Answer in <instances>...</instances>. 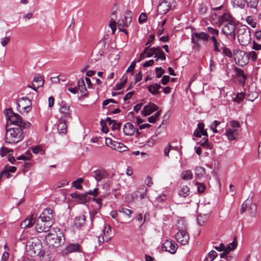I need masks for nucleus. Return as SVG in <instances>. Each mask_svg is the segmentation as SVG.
<instances>
[{"mask_svg":"<svg viewBox=\"0 0 261 261\" xmlns=\"http://www.w3.org/2000/svg\"><path fill=\"white\" fill-rule=\"evenodd\" d=\"M45 241L49 247H58L64 244L65 237L62 230L57 228L46 236Z\"/></svg>","mask_w":261,"mask_h":261,"instance_id":"2","label":"nucleus"},{"mask_svg":"<svg viewBox=\"0 0 261 261\" xmlns=\"http://www.w3.org/2000/svg\"><path fill=\"white\" fill-rule=\"evenodd\" d=\"M207 31L210 33L212 34L213 36H215V35H216V36H218L219 35V31L218 30L214 29L212 27H208L207 28Z\"/></svg>","mask_w":261,"mask_h":261,"instance_id":"55","label":"nucleus"},{"mask_svg":"<svg viewBox=\"0 0 261 261\" xmlns=\"http://www.w3.org/2000/svg\"><path fill=\"white\" fill-rule=\"evenodd\" d=\"M3 176L6 177L7 178H9L11 176V174L10 172H9L7 170H5L3 172H1L0 174V180L2 178Z\"/></svg>","mask_w":261,"mask_h":261,"instance_id":"63","label":"nucleus"},{"mask_svg":"<svg viewBox=\"0 0 261 261\" xmlns=\"http://www.w3.org/2000/svg\"><path fill=\"white\" fill-rule=\"evenodd\" d=\"M78 86L80 92L83 93L84 96L86 95L85 92L87 91V89L83 79L78 82Z\"/></svg>","mask_w":261,"mask_h":261,"instance_id":"37","label":"nucleus"},{"mask_svg":"<svg viewBox=\"0 0 261 261\" xmlns=\"http://www.w3.org/2000/svg\"><path fill=\"white\" fill-rule=\"evenodd\" d=\"M32 149L33 152L35 154H37L39 152L41 154L44 153V150L43 149V148H32Z\"/></svg>","mask_w":261,"mask_h":261,"instance_id":"62","label":"nucleus"},{"mask_svg":"<svg viewBox=\"0 0 261 261\" xmlns=\"http://www.w3.org/2000/svg\"><path fill=\"white\" fill-rule=\"evenodd\" d=\"M147 188L143 185L140 186L132 194V199H137L138 198L144 199L146 196Z\"/></svg>","mask_w":261,"mask_h":261,"instance_id":"11","label":"nucleus"},{"mask_svg":"<svg viewBox=\"0 0 261 261\" xmlns=\"http://www.w3.org/2000/svg\"><path fill=\"white\" fill-rule=\"evenodd\" d=\"M118 212L126 215L129 218L131 217V215L133 214V212L131 210L124 207H120L118 210Z\"/></svg>","mask_w":261,"mask_h":261,"instance_id":"45","label":"nucleus"},{"mask_svg":"<svg viewBox=\"0 0 261 261\" xmlns=\"http://www.w3.org/2000/svg\"><path fill=\"white\" fill-rule=\"evenodd\" d=\"M197 191L199 193H202L205 190V186L203 184L197 182Z\"/></svg>","mask_w":261,"mask_h":261,"instance_id":"56","label":"nucleus"},{"mask_svg":"<svg viewBox=\"0 0 261 261\" xmlns=\"http://www.w3.org/2000/svg\"><path fill=\"white\" fill-rule=\"evenodd\" d=\"M237 25L236 22H227L223 24L222 31L226 36H229L231 38H235V28Z\"/></svg>","mask_w":261,"mask_h":261,"instance_id":"7","label":"nucleus"},{"mask_svg":"<svg viewBox=\"0 0 261 261\" xmlns=\"http://www.w3.org/2000/svg\"><path fill=\"white\" fill-rule=\"evenodd\" d=\"M238 131L236 128H227L226 130V136L229 141H232L237 138Z\"/></svg>","mask_w":261,"mask_h":261,"instance_id":"22","label":"nucleus"},{"mask_svg":"<svg viewBox=\"0 0 261 261\" xmlns=\"http://www.w3.org/2000/svg\"><path fill=\"white\" fill-rule=\"evenodd\" d=\"M154 58H155V61H158L159 59H161V60H165V55L164 52L162 50L161 48H160V51L157 52V53L155 55Z\"/></svg>","mask_w":261,"mask_h":261,"instance_id":"43","label":"nucleus"},{"mask_svg":"<svg viewBox=\"0 0 261 261\" xmlns=\"http://www.w3.org/2000/svg\"><path fill=\"white\" fill-rule=\"evenodd\" d=\"M218 253L214 250L210 252L208 256L205 258L204 261H213L217 256Z\"/></svg>","mask_w":261,"mask_h":261,"instance_id":"38","label":"nucleus"},{"mask_svg":"<svg viewBox=\"0 0 261 261\" xmlns=\"http://www.w3.org/2000/svg\"><path fill=\"white\" fill-rule=\"evenodd\" d=\"M212 40L214 43V51L216 52H220V49L219 47H220V43L217 42V39L214 36H212Z\"/></svg>","mask_w":261,"mask_h":261,"instance_id":"41","label":"nucleus"},{"mask_svg":"<svg viewBox=\"0 0 261 261\" xmlns=\"http://www.w3.org/2000/svg\"><path fill=\"white\" fill-rule=\"evenodd\" d=\"M242 28H240L238 30V40L239 41V42L240 43V44L242 45H243V43H244V32H245V29L243 28V27L242 26Z\"/></svg>","mask_w":261,"mask_h":261,"instance_id":"33","label":"nucleus"},{"mask_svg":"<svg viewBox=\"0 0 261 261\" xmlns=\"http://www.w3.org/2000/svg\"><path fill=\"white\" fill-rule=\"evenodd\" d=\"M116 22L115 21V18H113V17H111L110 23L109 24V26L111 28V29H112L113 33H114V32H115V31L116 30Z\"/></svg>","mask_w":261,"mask_h":261,"instance_id":"48","label":"nucleus"},{"mask_svg":"<svg viewBox=\"0 0 261 261\" xmlns=\"http://www.w3.org/2000/svg\"><path fill=\"white\" fill-rule=\"evenodd\" d=\"M248 93L247 94L248 100L253 101L258 96V92L256 91V85L252 83L248 86Z\"/></svg>","mask_w":261,"mask_h":261,"instance_id":"13","label":"nucleus"},{"mask_svg":"<svg viewBox=\"0 0 261 261\" xmlns=\"http://www.w3.org/2000/svg\"><path fill=\"white\" fill-rule=\"evenodd\" d=\"M81 247L78 243H71L66 246L65 248L66 253H71L74 252H81Z\"/></svg>","mask_w":261,"mask_h":261,"instance_id":"19","label":"nucleus"},{"mask_svg":"<svg viewBox=\"0 0 261 261\" xmlns=\"http://www.w3.org/2000/svg\"><path fill=\"white\" fill-rule=\"evenodd\" d=\"M248 212L250 217H253L255 216L256 213V205L254 203H251L248 206H246V211Z\"/></svg>","mask_w":261,"mask_h":261,"instance_id":"27","label":"nucleus"},{"mask_svg":"<svg viewBox=\"0 0 261 261\" xmlns=\"http://www.w3.org/2000/svg\"><path fill=\"white\" fill-rule=\"evenodd\" d=\"M52 210H45L38 219L36 224V229L38 232H47L53 225L52 216H46V214L51 215Z\"/></svg>","mask_w":261,"mask_h":261,"instance_id":"1","label":"nucleus"},{"mask_svg":"<svg viewBox=\"0 0 261 261\" xmlns=\"http://www.w3.org/2000/svg\"><path fill=\"white\" fill-rule=\"evenodd\" d=\"M177 245L174 242L167 240L162 245V249L168 251L169 252L174 254L175 253L177 247Z\"/></svg>","mask_w":261,"mask_h":261,"instance_id":"12","label":"nucleus"},{"mask_svg":"<svg viewBox=\"0 0 261 261\" xmlns=\"http://www.w3.org/2000/svg\"><path fill=\"white\" fill-rule=\"evenodd\" d=\"M127 80V77L126 76L123 75L121 79V82L120 83L117 84L115 85V88L114 89L115 90H118L121 89L122 88V87H123V86L126 84Z\"/></svg>","mask_w":261,"mask_h":261,"instance_id":"34","label":"nucleus"},{"mask_svg":"<svg viewBox=\"0 0 261 261\" xmlns=\"http://www.w3.org/2000/svg\"><path fill=\"white\" fill-rule=\"evenodd\" d=\"M32 158V154L30 152H26L24 154L20 155L19 157L17 158L18 160H24L27 161L29 160Z\"/></svg>","mask_w":261,"mask_h":261,"instance_id":"42","label":"nucleus"},{"mask_svg":"<svg viewBox=\"0 0 261 261\" xmlns=\"http://www.w3.org/2000/svg\"><path fill=\"white\" fill-rule=\"evenodd\" d=\"M148 49L147 50V55H146L147 58H150V57H152L153 55H155L157 53V52L160 51V49L161 48L159 47H153L151 48H149V46H148Z\"/></svg>","mask_w":261,"mask_h":261,"instance_id":"32","label":"nucleus"},{"mask_svg":"<svg viewBox=\"0 0 261 261\" xmlns=\"http://www.w3.org/2000/svg\"><path fill=\"white\" fill-rule=\"evenodd\" d=\"M23 138L22 130L20 128L7 129L5 135V141L9 144L16 143Z\"/></svg>","mask_w":261,"mask_h":261,"instance_id":"4","label":"nucleus"},{"mask_svg":"<svg viewBox=\"0 0 261 261\" xmlns=\"http://www.w3.org/2000/svg\"><path fill=\"white\" fill-rule=\"evenodd\" d=\"M33 82L34 87L32 88L35 91H37L36 87L39 88L42 87L44 84V81L43 80L41 77L39 76H36L34 77Z\"/></svg>","mask_w":261,"mask_h":261,"instance_id":"24","label":"nucleus"},{"mask_svg":"<svg viewBox=\"0 0 261 261\" xmlns=\"http://www.w3.org/2000/svg\"><path fill=\"white\" fill-rule=\"evenodd\" d=\"M206 173L204 168L202 167H196L195 169V174L196 177L198 179H201L204 177Z\"/></svg>","mask_w":261,"mask_h":261,"instance_id":"28","label":"nucleus"},{"mask_svg":"<svg viewBox=\"0 0 261 261\" xmlns=\"http://www.w3.org/2000/svg\"><path fill=\"white\" fill-rule=\"evenodd\" d=\"M223 53L228 58H231L232 56L231 50L226 46L223 47Z\"/></svg>","mask_w":261,"mask_h":261,"instance_id":"50","label":"nucleus"},{"mask_svg":"<svg viewBox=\"0 0 261 261\" xmlns=\"http://www.w3.org/2000/svg\"><path fill=\"white\" fill-rule=\"evenodd\" d=\"M13 151V150H8L7 148H1L0 154L2 156H4L7 153Z\"/></svg>","mask_w":261,"mask_h":261,"instance_id":"57","label":"nucleus"},{"mask_svg":"<svg viewBox=\"0 0 261 261\" xmlns=\"http://www.w3.org/2000/svg\"><path fill=\"white\" fill-rule=\"evenodd\" d=\"M258 2V0H246L248 7L252 8H256Z\"/></svg>","mask_w":261,"mask_h":261,"instance_id":"46","label":"nucleus"},{"mask_svg":"<svg viewBox=\"0 0 261 261\" xmlns=\"http://www.w3.org/2000/svg\"><path fill=\"white\" fill-rule=\"evenodd\" d=\"M195 36L197 39H202L204 41H207L210 38V36L204 32H201L199 33H195Z\"/></svg>","mask_w":261,"mask_h":261,"instance_id":"39","label":"nucleus"},{"mask_svg":"<svg viewBox=\"0 0 261 261\" xmlns=\"http://www.w3.org/2000/svg\"><path fill=\"white\" fill-rule=\"evenodd\" d=\"M157 109L158 107L154 103H149L144 107L142 113L144 116L149 115Z\"/></svg>","mask_w":261,"mask_h":261,"instance_id":"18","label":"nucleus"},{"mask_svg":"<svg viewBox=\"0 0 261 261\" xmlns=\"http://www.w3.org/2000/svg\"><path fill=\"white\" fill-rule=\"evenodd\" d=\"M42 245L40 240L37 238H31L26 244V249L31 256L38 254L41 250Z\"/></svg>","mask_w":261,"mask_h":261,"instance_id":"5","label":"nucleus"},{"mask_svg":"<svg viewBox=\"0 0 261 261\" xmlns=\"http://www.w3.org/2000/svg\"><path fill=\"white\" fill-rule=\"evenodd\" d=\"M10 41V37H9V36H6L4 38H2L1 39V45L5 47L9 43Z\"/></svg>","mask_w":261,"mask_h":261,"instance_id":"49","label":"nucleus"},{"mask_svg":"<svg viewBox=\"0 0 261 261\" xmlns=\"http://www.w3.org/2000/svg\"><path fill=\"white\" fill-rule=\"evenodd\" d=\"M234 71L236 75L234 79L236 82H238L240 84L243 86L245 84V74L243 71L238 68H234Z\"/></svg>","mask_w":261,"mask_h":261,"instance_id":"17","label":"nucleus"},{"mask_svg":"<svg viewBox=\"0 0 261 261\" xmlns=\"http://www.w3.org/2000/svg\"><path fill=\"white\" fill-rule=\"evenodd\" d=\"M146 15L144 13H141L139 17V22L140 23H144L146 21Z\"/></svg>","mask_w":261,"mask_h":261,"instance_id":"59","label":"nucleus"},{"mask_svg":"<svg viewBox=\"0 0 261 261\" xmlns=\"http://www.w3.org/2000/svg\"><path fill=\"white\" fill-rule=\"evenodd\" d=\"M17 110L21 113L27 114L32 109V101L30 99L22 97L17 101Z\"/></svg>","mask_w":261,"mask_h":261,"instance_id":"6","label":"nucleus"},{"mask_svg":"<svg viewBox=\"0 0 261 261\" xmlns=\"http://www.w3.org/2000/svg\"><path fill=\"white\" fill-rule=\"evenodd\" d=\"M207 216L205 215L199 214L198 215L197 220L199 225H202L207 220Z\"/></svg>","mask_w":261,"mask_h":261,"instance_id":"40","label":"nucleus"},{"mask_svg":"<svg viewBox=\"0 0 261 261\" xmlns=\"http://www.w3.org/2000/svg\"><path fill=\"white\" fill-rule=\"evenodd\" d=\"M190 194V189L186 186H181L179 190L178 194L183 197H186Z\"/></svg>","mask_w":261,"mask_h":261,"instance_id":"31","label":"nucleus"},{"mask_svg":"<svg viewBox=\"0 0 261 261\" xmlns=\"http://www.w3.org/2000/svg\"><path fill=\"white\" fill-rule=\"evenodd\" d=\"M36 216L32 215L22 221L20 224L21 228H30L32 227L36 222Z\"/></svg>","mask_w":261,"mask_h":261,"instance_id":"16","label":"nucleus"},{"mask_svg":"<svg viewBox=\"0 0 261 261\" xmlns=\"http://www.w3.org/2000/svg\"><path fill=\"white\" fill-rule=\"evenodd\" d=\"M6 119L8 123L18 126L20 128H25L29 127L31 123L22 119L20 116L13 112L11 109L5 110Z\"/></svg>","mask_w":261,"mask_h":261,"instance_id":"3","label":"nucleus"},{"mask_svg":"<svg viewBox=\"0 0 261 261\" xmlns=\"http://www.w3.org/2000/svg\"><path fill=\"white\" fill-rule=\"evenodd\" d=\"M247 57L248 59H250L252 61H254L256 59L257 55L254 51H252L248 54Z\"/></svg>","mask_w":261,"mask_h":261,"instance_id":"52","label":"nucleus"},{"mask_svg":"<svg viewBox=\"0 0 261 261\" xmlns=\"http://www.w3.org/2000/svg\"><path fill=\"white\" fill-rule=\"evenodd\" d=\"M132 18L130 17L128 18L127 16H125L123 19H121V20H119L118 21V25L119 28H123L128 27V24H130L131 22Z\"/></svg>","mask_w":261,"mask_h":261,"instance_id":"30","label":"nucleus"},{"mask_svg":"<svg viewBox=\"0 0 261 261\" xmlns=\"http://www.w3.org/2000/svg\"><path fill=\"white\" fill-rule=\"evenodd\" d=\"M245 51L238 50L234 52V58L236 63L240 66L245 65Z\"/></svg>","mask_w":261,"mask_h":261,"instance_id":"14","label":"nucleus"},{"mask_svg":"<svg viewBox=\"0 0 261 261\" xmlns=\"http://www.w3.org/2000/svg\"><path fill=\"white\" fill-rule=\"evenodd\" d=\"M156 76L158 78L161 77L164 73V70L161 67L155 68Z\"/></svg>","mask_w":261,"mask_h":261,"instance_id":"54","label":"nucleus"},{"mask_svg":"<svg viewBox=\"0 0 261 261\" xmlns=\"http://www.w3.org/2000/svg\"><path fill=\"white\" fill-rule=\"evenodd\" d=\"M194 136L197 138L196 141L201 146H204L207 142V134L206 131L204 132H201L196 129L194 132Z\"/></svg>","mask_w":261,"mask_h":261,"instance_id":"9","label":"nucleus"},{"mask_svg":"<svg viewBox=\"0 0 261 261\" xmlns=\"http://www.w3.org/2000/svg\"><path fill=\"white\" fill-rule=\"evenodd\" d=\"M107 195H108L107 194H106V193L104 194L103 195H101L100 196V197L98 198H96V199L94 198V199H93V201L96 202L99 205H101L103 198L106 197Z\"/></svg>","mask_w":261,"mask_h":261,"instance_id":"60","label":"nucleus"},{"mask_svg":"<svg viewBox=\"0 0 261 261\" xmlns=\"http://www.w3.org/2000/svg\"><path fill=\"white\" fill-rule=\"evenodd\" d=\"M136 129L130 122H127L123 126V132L126 136H132L135 132Z\"/></svg>","mask_w":261,"mask_h":261,"instance_id":"20","label":"nucleus"},{"mask_svg":"<svg viewBox=\"0 0 261 261\" xmlns=\"http://www.w3.org/2000/svg\"><path fill=\"white\" fill-rule=\"evenodd\" d=\"M148 49V47L144 49V51L141 54L140 59L137 61L138 62H140L142 59H144L145 57H146Z\"/></svg>","mask_w":261,"mask_h":261,"instance_id":"58","label":"nucleus"},{"mask_svg":"<svg viewBox=\"0 0 261 261\" xmlns=\"http://www.w3.org/2000/svg\"><path fill=\"white\" fill-rule=\"evenodd\" d=\"M230 125L232 128H239L240 127V124L239 122L235 120H231L230 121Z\"/></svg>","mask_w":261,"mask_h":261,"instance_id":"61","label":"nucleus"},{"mask_svg":"<svg viewBox=\"0 0 261 261\" xmlns=\"http://www.w3.org/2000/svg\"><path fill=\"white\" fill-rule=\"evenodd\" d=\"M60 112L65 115V117L66 119L71 117L70 113V107L67 105H64L60 107Z\"/></svg>","mask_w":261,"mask_h":261,"instance_id":"29","label":"nucleus"},{"mask_svg":"<svg viewBox=\"0 0 261 261\" xmlns=\"http://www.w3.org/2000/svg\"><path fill=\"white\" fill-rule=\"evenodd\" d=\"M245 97V93L243 92H240L237 94V96H236L235 98L234 99V100L238 103H240L241 101L243 100L244 98Z\"/></svg>","mask_w":261,"mask_h":261,"instance_id":"47","label":"nucleus"},{"mask_svg":"<svg viewBox=\"0 0 261 261\" xmlns=\"http://www.w3.org/2000/svg\"><path fill=\"white\" fill-rule=\"evenodd\" d=\"M181 175L182 178L184 180H190L193 178V174L190 170L184 171Z\"/></svg>","mask_w":261,"mask_h":261,"instance_id":"36","label":"nucleus"},{"mask_svg":"<svg viewBox=\"0 0 261 261\" xmlns=\"http://www.w3.org/2000/svg\"><path fill=\"white\" fill-rule=\"evenodd\" d=\"M58 131L59 134L65 135L67 132V124L66 120L60 122L58 125Z\"/></svg>","mask_w":261,"mask_h":261,"instance_id":"26","label":"nucleus"},{"mask_svg":"<svg viewBox=\"0 0 261 261\" xmlns=\"http://www.w3.org/2000/svg\"><path fill=\"white\" fill-rule=\"evenodd\" d=\"M86 217L84 215L76 216L74 219V224L76 227H81L84 226L86 222Z\"/></svg>","mask_w":261,"mask_h":261,"instance_id":"23","label":"nucleus"},{"mask_svg":"<svg viewBox=\"0 0 261 261\" xmlns=\"http://www.w3.org/2000/svg\"><path fill=\"white\" fill-rule=\"evenodd\" d=\"M173 0H164L163 1L158 7V11L160 14H166L172 7V3Z\"/></svg>","mask_w":261,"mask_h":261,"instance_id":"10","label":"nucleus"},{"mask_svg":"<svg viewBox=\"0 0 261 261\" xmlns=\"http://www.w3.org/2000/svg\"><path fill=\"white\" fill-rule=\"evenodd\" d=\"M246 21L252 28H255L256 27V22L251 16H248L246 18Z\"/></svg>","mask_w":261,"mask_h":261,"instance_id":"51","label":"nucleus"},{"mask_svg":"<svg viewBox=\"0 0 261 261\" xmlns=\"http://www.w3.org/2000/svg\"><path fill=\"white\" fill-rule=\"evenodd\" d=\"M219 20L220 23L222 24L227 23V22L230 23L236 21L230 15V14L227 13H224L222 15H221L220 17L219 18Z\"/></svg>","mask_w":261,"mask_h":261,"instance_id":"21","label":"nucleus"},{"mask_svg":"<svg viewBox=\"0 0 261 261\" xmlns=\"http://www.w3.org/2000/svg\"><path fill=\"white\" fill-rule=\"evenodd\" d=\"M231 3L234 7L243 9L245 6L244 0H231Z\"/></svg>","mask_w":261,"mask_h":261,"instance_id":"35","label":"nucleus"},{"mask_svg":"<svg viewBox=\"0 0 261 261\" xmlns=\"http://www.w3.org/2000/svg\"><path fill=\"white\" fill-rule=\"evenodd\" d=\"M121 123H117L116 121H115L112 124V129L115 130L116 129H119L120 127Z\"/></svg>","mask_w":261,"mask_h":261,"instance_id":"64","label":"nucleus"},{"mask_svg":"<svg viewBox=\"0 0 261 261\" xmlns=\"http://www.w3.org/2000/svg\"><path fill=\"white\" fill-rule=\"evenodd\" d=\"M92 174V176L94 177L97 181H100L108 177V173L105 170H95Z\"/></svg>","mask_w":261,"mask_h":261,"instance_id":"15","label":"nucleus"},{"mask_svg":"<svg viewBox=\"0 0 261 261\" xmlns=\"http://www.w3.org/2000/svg\"><path fill=\"white\" fill-rule=\"evenodd\" d=\"M161 87L160 84L155 83L149 85L147 88L150 93L153 95H156L160 93L159 89Z\"/></svg>","mask_w":261,"mask_h":261,"instance_id":"25","label":"nucleus"},{"mask_svg":"<svg viewBox=\"0 0 261 261\" xmlns=\"http://www.w3.org/2000/svg\"><path fill=\"white\" fill-rule=\"evenodd\" d=\"M77 200L81 203H86L88 201L89 198H88L86 195L80 194V195H79V197Z\"/></svg>","mask_w":261,"mask_h":261,"instance_id":"53","label":"nucleus"},{"mask_svg":"<svg viewBox=\"0 0 261 261\" xmlns=\"http://www.w3.org/2000/svg\"><path fill=\"white\" fill-rule=\"evenodd\" d=\"M178 231L175 235L176 241L182 245H186L189 241V236L186 229L178 227Z\"/></svg>","mask_w":261,"mask_h":261,"instance_id":"8","label":"nucleus"},{"mask_svg":"<svg viewBox=\"0 0 261 261\" xmlns=\"http://www.w3.org/2000/svg\"><path fill=\"white\" fill-rule=\"evenodd\" d=\"M106 144L107 146H109L110 144H111L114 147H117L116 146L118 145L117 147H121L120 146V144L117 142L113 141L111 138H106L105 140ZM122 147H126L125 145H123Z\"/></svg>","mask_w":261,"mask_h":261,"instance_id":"44","label":"nucleus"}]
</instances>
